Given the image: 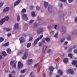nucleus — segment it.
<instances>
[{
  "label": "nucleus",
  "mask_w": 77,
  "mask_h": 77,
  "mask_svg": "<svg viewBox=\"0 0 77 77\" xmlns=\"http://www.w3.org/2000/svg\"><path fill=\"white\" fill-rule=\"evenodd\" d=\"M9 42H8L4 44V46L5 47H6L7 46H8V45H9Z\"/></svg>",
  "instance_id": "obj_24"
},
{
  "label": "nucleus",
  "mask_w": 77,
  "mask_h": 77,
  "mask_svg": "<svg viewBox=\"0 0 77 77\" xmlns=\"http://www.w3.org/2000/svg\"><path fill=\"white\" fill-rule=\"evenodd\" d=\"M7 51L8 54H10V53H11V49L9 48L7 49Z\"/></svg>",
  "instance_id": "obj_17"
},
{
  "label": "nucleus",
  "mask_w": 77,
  "mask_h": 77,
  "mask_svg": "<svg viewBox=\"0 0 77 77\" xmlns=\"http://www.w3.org/2000/svg\"><path fill=\"white\" fill-rule=\"evenodd\" d=\"M39 46H41V43H39Z\"/></svg>",
  "instance_id": "obj_64"
},
{
  "label": "nucleus",
  "mask_w": 77,
  "mask_h": 77,
  "mask_svg": "<svg viewBox=\"0 0 77 77\" xmlns=\"http://www.w3.org/2000/svg\"><path fill=\"white\" fill-rule=\"evenodd\" d=\"M4 41V38L2 37L0 38V42H2Z\"/></svg>",
  "instance_id": "obj_23"
},
{
  "label": "nucleus",
  "mask_w": 77,
  "mask_h": 77,
  "mask_svg": "<svg viewBox=\"0 0 77 77\" xmlns=\"http://www.w3.org/2000/svg\"><path fill=\"white\" fill-rule=\"evenodd\" d=\"M58 73L60 75H62L63 74V72L61 71V70L59 69L58 71Z\"/></svg>",
  "instance_id": "obj_10"
},
{
  "label": "nucleus",
  "mask_w": 77,
  "mask_h": 77,
  "mask_svg": "<svg viewBox=\"0 0 77 77\" xmlns=\"http://www.w3.org/2000/svg\"><path fill=\"white\" fill-rule=\"evenodd\" d=\"M11 35V34H8L7 35V36H10Z\"/></svg>",
  "instance_id": "obj_52"
},
{
  "label": "nucleus",
  "mask_w": 77,
  "mask_h": 77,
  "mask_svg": "<svg viewBox=\"0 0 77 77\" xmlns=\"http://www.w3.org/2000/svg\"><path fill=\"white\" fill-rule=\"evenodd\" d=\"M73 52L74 53H77V50H75L73 51Z\"/></svg>",
  "instance_id": "obj_39"
},
{
  "label": "nucleus",
  "mask_w": 77,
  "mask_h": 77,
  "mask_svg": "<svg viewBox=\"0 0 77 77\" xmlns=\"http://www.w3.org/2000/svg\"><path fill=\"white\" fill-rule=\"evenodd\" d=\"M23 53V51H21L19 52V54H21V53Z\"/></svg>",
  "instance_id": "obj_50"
},
{
  "label": "nucleus",
  "mask_w": 77,
  "mask_h": 77,
  "mask_svg": "<svg viewBox=\"0 0 77 77\" xmlns=\"http://www.w3.org/2000/svg\"><path fill=\"white\" fill-rule=\"evenodd\" d=\"M72 63V65H75V66L77 67V60L74 61Z\"/></svg>",
  "instance_id": "obj_7"
},
{
  "label": "nucleus",
  "mask_w": 77,
  "mask_h": 77,
  "mask_svg": "<svg viewBox=\"0 0 77 77\" xmlns=\"http://www.w3.org/2000/svg\"><path fill=\"white\" fill-rule=\"evenodd\" d=\"M45 41L47 42H48V41H50V38H45Z\"/></svg>",
  "instance_id": "obj_28"
},
{
  "label": "nucleus",
  "mask_w": 77,
  "mask_h": 77,
  "mask_svg": "<svg viewBox=\"0 0 77 77\" xmlns=\"http://www.w3.org/2000/svg\"><path fill=\"white\" fill-rule=\"evenodd\" d=\"M8 20H9V17L8 16L5 17V18L1 20L0 21V24L1 25L3 24L5 22V21H8Z\"/></svg>",
  "instance_id": "obj_1"
},
{
  "label": "nucleus",
  "mask_w": 77,
  "mask_h": 77,
  "mask_svg": "<svg viewBox=\"0 0 77 77\" xmlns=\"http://www.w3.org/2000/svg\"><path fill=\"white\" fill-rule=\"evenodd\" d=\"M68 44V42H66L64 43V45H66V44Z\"/></svg>",
  "instance_id": "obj_48"
},
{
  "label": "nucleus",
  "mask_w": 77,
  "mask_h": 77,
  "mask_svg": "<svg viewBox=\"0 0 77 77\" xmlns=\"http://www.w3.org/2000/svg\"><path fill=\"white\" fill-rule=\"evenodd\" d=\"M76 33V31H74V34H75V33Z\"/></svg>",
  "instance_id": "obj_62"
},
{
  "label": "nucleus",
  "mask_w": 77,
  "mask_h": 77,
  "mask_svg": "<svg viewBox=\"0 0 77 77\" xmlns=\"http://www.w3.org/2000/svg\"><path fill=\"white\" fill-rule=\"evenodd\" d=\"M63 61L64 63H67V62H68V59L67 58H65L63 60Z\"/></svg>",
  "instance_id": "obj_18"
},
{
  "label": "nucleus",
  "mask_w": 77,
  "mask_h": 77,
  "mask_svg": "<svg viewBox=\"0 0 77 77\" xmlns=\"http://www.w3.org/2000/svg\"><path fill=\"white\" fill-rule=\"evenodd\" d=\"M67 48H68V47H65V49L66 50Z\"/></svg>",
  "instance_id": "obj_61"
},
{
  "label": "nucleus",
  "mask_w": 77,
  "mask_h": 77,
  "mask_svg": "<svg viewBox=\"0 0 77 77\" xmlns=\"http://www.w3.org/2000/svg\"><path fill=\"white\" fill-rule=\"evenodd\" d=\"M11 73L12 74H14L15 73V71H13Z\"/></svg>",
  "instance_id": "obj_53"
},
{
  "label": "nucleus",
  "mask_w": 77,
  "mask_h": 77,
  "mask_svg": "<svg viewBox=\"0 0 77 77\" xmlns=\"http://www.w3.org/2000/svg\"><path fill=\"white\" fill-rule=\"evenodd\" d=\"M44 4H45V8H47V6L48 5V2H45Z\"/></svg>",
  "instance_id": "obj_19"
},
{
  "label": "nucleus",
  "mask_w": 77,
  "mask_h": 77,
  "mask_svg": "<svg viewBox=\"0 0 77 77\" xmlns=\"http://www.w3.org/2000/svg\"><path fill=\"white\" fill-rule=\"evenodd\" d=\"M20 1H21V0H18L14 4V6H17V5H18V4H19L20 2Z\"/></svg>",
  "instance_id": "obj_8"
},
{
  "label": "nucleus",
  "mask_w": 77,
  "mask_h": 77,
  "mask_svg": "<svg viewBox=\"0 0 77 77\" xmlns=\"http://www.w3.org/2000/svg\"><path fill=\"white\" fill-rule=\"evenodd\" d=\"M19 40L20 42V43H23V42L25 41V40L24 39V38L22 37H21L20 38Z\"/></svg>",
  "instance_id": "obj_9"
},
{
  "label": "nucleus",
  "mask_w": 77,
  "mask_h": 77,
  "mask_svg": "<svg viewBox=\"0 0 77 77\" xmlns=\"http://www.w3.org/2000/svg\"><path fill=\"white\" fill-rule=\"evenodd\" d=\"M28 34H26V35H24V36L25 37H26V36L28 35Z\"/></svg>",
  "instance_id": "obj_54"
},
{
  "label": "nucleus",
  "mask_w": 77,
  "mask_h": 77,
  "mask_svg": "<svg viewBox=\"0 0 77 77\" xmlns=\"http://www.w3.org/2000/svg\"><path fill=\"white\" fill-rule=\"evenodd\" d=\"M9 77H12V75L11 74H10L9 75Z\"/></svg>",
  "instance_id": "obj_49"
},
{
  "label": "nucleus",
  "mask_w": 77,
  "mask_h": 77,
  "mask_svg": "<svg viewBox=\"0 0 77 77\" xmlns=\"http://www.w3.org/2000/svg\"><path fill=\"white\" fill-rule=\"evenodd\" d=\"M69 3H71L73 1V0H68Z\"/></svg>",
  "instance_id": "obj_46"
},
{
  "label": "nucleus",
  "mask_w": 77,
  "mask_h": 77,
  "mask_svg": "<svg viewBox=\"0 0 77 77\" xmlns=\"http://www.w3.org/2000/svg\"><path fill=\"white\" fill-rule=\"evenodd\" d=\"M68 40H69L70 39V37H69L67 38Z\"/></svg>",
  "instance_id": "obj_60"
},
{
  "label": "nucleus",
  "mask_w": 77,
  "mask_h": 77,
  "mask_svg": "<svg viewBox=\"0 0 77 77\" xmlns=\"http://www.w3.org/2000/svg\"><path fill=\"white\" fill-rule=\"evenodd\" d=\"M31 15L32 17H35V12H32L31 13Z\"/></svg>",
  "instance_id": "obj_25"
},
{
  "label": "nucleus",
  "mask_w": 77,
  "mask_h": 77,
  "mask_svg": "<svg viewBox=\"0 0 77 77\" xmlns=\"http://www.w3.org/2000/svg\"><path fill=\"white\" fill-rule=\"evenodd\" d=\"M51 49L48 50L47 52L48 53H50L51 52Z\"/></svg>",
  "instance_id": "obj_43"
},
{
  "label": "nucleus",
  "mask_w": 77,
  "mask_h": 77,
  "mask_svg": "<svg viewBox=\"0 0 77 77\" xmlns=\"http://www.w3.org/2000/svg\"><path fill=\"white\" fill-rule=\"evenodd\" d=\"M51 26H48V29H51Z\"/></svg>",
  "instance_id": "obj_51"
},
{
  "label": "nucleus",
  "mask_w": 77,
  "mask_h": 77,
  "mask_svg": "<svg viewBox=\"0 0 77 77\" xmlns=\"http://www.w3.org/2000/svg\"><path fill=\"white\" fill-rule=\"evenodd\" d=\"M13 63H14V61H11L10 62L11 65H13Z\"/></svg>",
  "instance_id": "obj_41"
},
{
  "label": "nucleus",
  "mask_w": 77,
  "mask_h": 77,
  "mask_svg": "<svg viewBox=\"0 0 77 77\" xmlns=\"http://www.w3.org/2000/svg\"><path fill=\"white\" fill-rule=\"evenodd\" d=\"M22 17L23 18H25L26 17H27V15H26V14H25L22 16Z\"/></svg>",
  "instance_id": "obj_34"
},
{
  "label": "nucleus",
  "mask_w": 77,
  "mask_h": 77,
  "mask_svg": "<svg viewBox=\"0 0 77 77\" xmlns=\"http://www.w3.org/2000/svg\"><path fill=\"white\" fill-rule=\"evenodd\" d=\"M42 29H40L38 31L37 33H41V32H42Z\"/></svg>",
  "instance_id": "obj_21"
},
{
  "label": "nucleus",
  "mask_w": 77,
  "mask_h": 77,
  "mask_svg": "<svg viewBox=\"0 0 77 77\" xmlns=\"http://www.w3.org/2000/svg\"><path fill=\"white\" fill-rule=\"evenodd\" d=\"M54 69V68L52 66H51L49 68V70L50 71H53Z\"/></svg>",
  "instance_id": "obj_15"
},
{
  "label": "nucleus",
  "mask_w": 77,
  "mask_h": 77,
  "mask_svg": "<svg viewBox=\"0 0 77 77\" xmlns=\"http://www.w3.org/2000/svg\"><path fill=\"white\" fill-rule=\"evenodd\" d=\"M26 12V9H25V8L23 9L22 11V12L24 13H25Z\"/></svg>",
  "instance_id": "obj_29"
},
{
  "label": "nucleus",
  "mask_w": 77,
  "mask_h": 77,
  "mask_svg": "<svg viewBox=\"0 0 77 77\" xmlns=\"http://www.w3.org/2000/svg\"><path fill=\"white\" fill-rule=\"evenodd\" d=\"M2 55L3 56H6L7 55V54L6 53V52L4 51L2 53Z\"/></svg>",
  "instance_id": "obj_14"
},
{
  "label": "nucleus",
  "mask_w": 77,
  "mask_h": 77,
  "mask_svg": "<svg viewBox=\"0 0 77 77\" xmlns=\"http://www.w3.org/2000/svg\"><path fill=\"white\" fill-rule=\"evenodd\" d=\"M65 38L61 39L60 41L61 42H63L65 41Z\"/></svg>",
  "instance_id": "obj_32"
},
{
  "label": "nucleus",
  "mask_w": 77,
  "mask_h": 77,
  "mask_svg": "<svg viewBox=\"0 0 77 77\" xmlns=\"http://www.w3.org/2000/svg\"><path fill=\"white\" fill-rule=\"evenodd\" d=\"M62 31L61 32V33L62 34H63L65 32V27L62 28Z\"/></svg>",
  "instance_id": "obj_16"
},
{
  "label": "nucleus",
  "mask_w": 77,
  "mask_h": 77,
  "mask_svg": "<svg viewBox=\"0 0 77 77\" xmlns=\"http://www.w3.org/2000/svg\"><path fill=\"white\" fill-rule=\"evenodd\" d=\"M2 56L0 55V59H2Z\"/></svg>",
  "instance_id": "obj_63"
},
{
  "label": "nucleus",
  "mask_w": 77,
  "mask_h": 77,
  "mask_svg": "<svg viewBox=\"0 0 77 77\" xmlns=\"http://www.w3.org/2000/svg\"><path fill=\"white\" fill-rule=\"evenodd\" d=\"M67 73H70L71 74H73L74 73V72L71 69H69L67 72Z\"/></svg>",
  "instance_id": "obj_5"
},
{
  "label": "nucleus",
  "mask_w": 77,
  "mask_h": 77,
  "mask_svg": "<svg viewBox=\"0 0 77 77\" xmlns=\"http://www.w3.org/2000/svg\"><path fill=\"white\" fill-rule=\"evenodd\" d=\"M47 48V46H45L43 48V51H45V50H46V48Z\"/></svg>",
  "instance_id": "obj_31"
},
{
  "label": "nucleus",
  "mask_w": 77,
  "mask_h": 77,
  "mask_svg": "<svg viewBox=\"0 0 77 77\" xmlns=\"http://www.w3.org/2000/svg\"><path fill=\"white\" fill-rule=\"evenodd\" d=\"M56 27H57V25H55L54 27V29H56Z\"/></svg>",
  "instance_id": "obj_56"
},
{
  "label": "nucleus",
  "mask_w": 77,
  "mask_h": 77,
  "mask_svg": "<svg viewBox=\"0 0 77 77\" xmlns=\"http://www.w3.org/2000/svg\"><path fill=\"white\" fill-rule=\"evenodd\" d=\"M34 20H31L29 21V23L30 24H32L33 23V22H34Z\"/></svg>",
  "instance_id": "obj_36"
},
{
  "label": "nucleus",
  "mask_w": 77,
  "mask_h": 77,
  "mask_svg": "<svg viewBox=\"0 0 77 77\" xmlns=\"http://www.w3.org/2000/svg\"><path fill=\"white\" fill-rule=\"evenodd\" d=\"M18 27V24L16 23L15 24L14 26V29H17Z\"/></svg>",
  "instance_id": "obj_13"
},
{
  "label": "nucleus",
  "mask_w": 77,
  "mask_h": 77,
  "mask_svg": "<svg viewBox=\"0 0 77 77\" xmlns=\"http://www.w3.org/2000/svg\"><path fill=\"white\" fill-rule=\"evenodd\" d=\"M3 2H1L0 4V7H2L3 5Z\"/></svg>",
  "instance_id": "obj_33"
},
{
  "label": "nucleus",
  "mask_w": 77,
  "mask_h": 77,
  "mask_svg": "<svg viewBox=\"0 0 77 77\" xmlns=\"http://www.w3.org/2000/svg\"><path fill=\"white\" fill-rule=\"evenodd\" d=\"M17 21H20V16H18L17 17Z\"/></svg>",
  "instance_id": "obj_40"
},
{
  "label": "nucleus",
  "mask_w": 77,
  "mask_h": 77,
  "mask_svg": "<svg viewBox=\"0 0 77 77\" xmlns=\"http://www.w3.org/2000/svg\"><path fill=\"white\" fill-rule=\"evenodd\" d=\"M68 56L71 58H72V55L71 54H69L68 55Z\"/></svg>",
  "instance_id": "obj_26"
},
{
  "label": "nucleus",
  "mask_w": 77,
  "mask_h": 77,
  "mask_svg": "<svg viewBox=\"0 0 77 77\" xmlns=\"http://www.w3.org/2000/svg\"><path fill=\"white\" fill-rule=\"evenodd\" d=\"M23 66V64H21V62L19 61L18 63V69H20V68H22Z\"/></svg>",
  "instance_id": "obj_4"
},
{
  "label": "nucleus",
  "mask_w": 77,
  "mask_h": 77,
  "mask_svg": "<svg viewBox=\"0 0 77 77\" xmlns=\"http://www.w3.org/2000/svg\"><path fill=\"white\" fill-rule=\"evenodd\" d=\"M60 8H62V5L60 4Z\"/></svg>",
  "instance_id": "obj_58"
},
{
  "label": "nucleus",
  "mask_w": 77,
  "mask_h": 77,
  "mask_svg": "<svg viewBox=\"0 0 77 77\" xmlns=\"http://www.w3.org/2000/svg\"><path fill=\"white\" fill-rule=\"evenodd\" d=\"M61 2H65L66 0H60Z\"/></svg>",
  "instance_id": "obj_47"
},
{
  "label": "nucleus",
  "mask_w": 77,
  "mask_h": 77,
  "mask_svg": "<svg viewBox=\"0 0 77 77\" xmlns=\"http://www.w3.org/2000/svg\"><path fill=\"white\" fill-rule=\"evenodd\" d=\"M28 55V51H26L25 52V53H24V55L22 57V59L23 60H25L27 58V55Z\"/></svg>",
  "instance_id": "obj_3"
},
{
  "label": "nucleus",
  "mask_w": 77,
  "mask_h": 77,
  "mask_svg": "<svg viewBox=\"0 0 77 77\" xmlns=\"http://www.w3.org/2000/svg\"><path fill=\"white\" fill-rule=\"evenodd\" d=\"M36 10H39L40 8H39V7L38 6H37L36 7Z\"/></svg>",
  "instance_id": "obj_42"
},
{
  "label": "nucleus",
  "mask_w": 77,
  "mask_h": 77,
  "mask_svg": "<svg viewBox=\"0 0 77 77\" xmlns=\"http://www.w3.org/2000/svg\"><path fill=\"white\" fill-rule=\"evenodd\" d=\"M4 29L5 30V31H6V32H9V31H10V30H12V29H11V28L8 29L5 28H4Z\"/></svg>",
  "instance_id": "obj_12"
},
{
  "label": "nucleus",
  "mask_w": 77,
  "mask_h": 77,
  "mask_svg": "<svg viewBox=\"0 0 77 77\" xmlns=\"http://www.w3.org/2000/svg\"><path fill=\"white\" fill-rule=\"evenodd\" d=\"M42 37H43V35H41L39 38L36 39L34 41V45H33V46H35V45H36L37 44V42L39 41V40H40V39H41Z\"/></svg>",
  "instance_id": "obj_2"
},
{
  "label": "nucleus",
  "mask_w": 77,
  "mask_h": 77,
  "mask_svg": "<svg viewBox=\"0 0 77 77\" xmlns=\"http://www.w3.org/2000/svg\"><path fill=\"white\" fill-rule=\"evenodd\" d=\"M38 66V63H37L35 64V66H34V68H36V67H37V66Z\"/></svg>",
  "instance_id": "obj_35"
},
{
  "label": "nucleus",
  "mask_w": 77,
  "mask_h": 77,
  "mask_svg": "<svg viewBox=\"0 0 77 77\" xmlns=\"http://www.w3.org/2000/svg\"><path fill=\"white\" fill-rule=\"evenodd\" d=\"M33 6H30V9H33Z\"/></svg>",
  "instance_id": "obj_45"
},
{
  "label": "nucleus",
  "mask_w": 77,
  "mask_h": 77,
  "mask_svg": "<svg viewBox=\"0 0 77 77\" xmlns=\"http://www.w3.org/2000/svg\"><path fill=\"white\" fill-rule=\"evenodd\" d=\"M10 8L9 7H7L5 8L3 10V12H7V11H8L9 10Z\"/></svg>",
  "instance_id": "obj_6"
},
{
  "label": "nucleus",
  "mask_w": 77,
  "mask_h": 77,
  "mask_svg": "<svg viewBox=\"0 0 77 77\" xmlns=\"http://www.w3.org/2000/svg\"><path fill=\"white\" fill-rule=\"evenodd\" d=\"M56 77H60V76L59 75H57L56 76Z\"/></svg>",
  "instance_id": "obj_59"
},
{
  "label": "nucleus",
  "mask_w": 77,
  "mask_h": 77,
  "mask_svg": "<svg viewBox=\"0 0 77 77\" xmlns=\"http://www.w3.org/2000/svg\"><path fill=\"white\" fill-rule=\"evenodd\" d=\"M57 35H58V32H57L55 34V35L54 36V37H55L56 38H57Z\"/></svg>",
  "instance_id": "obj_30"
},
{
  "label": "nucleus",
  "mask_w": 77,
  "mask_h": 77,
  "mask_svg": "<svg viewBox=\"0 0 77 77\" xmlns=\"http://www.w3.org/2000/svg\"><path fill=\"white\" fill-rule=\"evenodd\" d=\"M72 51V48H71L69 49L68 51V52H71V51Z\"/></svg>",
  "instance_id": "obj_37"
},
{
  "label": "nucleus",
  "mask_w": 77,
  "mask_h": 77,
  "mask_svg": "<svg viewBox=\"0 0 77 77\" xmlns=\"http://www.w3.org/2000/svg\"><path fill=\"white\" fill-rule=\"evenodd\" d=\"M13 67H14V68H15L16 67V64L15 63H14L13 66Z\"/></svg>",
  "instance_id": "obj_44"
},
{
  "label": "nucleus",
  "mask_w": 77,
  "mask_h": 77,
  "mask_svg": "<svg viewBox=\"0 0 77 77\" xmlns=\"http://www.w3.org/2000/svg\"><path fill=\"white\" fill-rule=\"evenodd\" d=\"M75 21H77V17L75 18Z\"/></svg>",
  "instance_id": "obj_57"
},
{
  "label": "nucleus",
  "mask_w": 77,
  "mask_h": 77,
  "mask_svg": "<svg viewBox=\"0 0 77 77\" xmlns=\"http://www.w3.org/2000/svg\"><path fill=\"white\" fill-rule=\"evenodd\" d=\"M32 39H33V37H31V38H29V41H31L32 40Z\"/></svg>",
  "instance_id": "obj_38"
},
{
  "label": "nucleus",
  "mask_w": 77,
  "mask_h": 77,
  "mask_svg": "<svg viewBox=\"0 0 77 77\" xmlns=\"http://www.w3.org/2000/svg\"><path fill=\"white\" fill-rule=\"evenodd\" d=\"M32 60H28V64L29 65H31L32 63Z\"/></svg>",
  "instance_id": "obj_11"
},
{
  "label": "nucleus",
  "mask_w": 77,
  "mask_h": 77,
  "mask_svg": "<svg viewBox=\"0 0 77 77\" xmlns=\"http://www.w3.org/2000/svg\"><path fill=\"white\" fill-rule=\"evenodd\" d=\"M26 69H24V70H22L21 71V72L22 73H24V72H26Z\"/></svg>",
  "instance_id": "obj_27"
},
{
  "label": "nucleus",
  "mask_w": 77,
  "mask_h": 77,
  "mask_svg": "<svg viewBox=\"0 0 77 77\" xmlns=\"http://www.w3.org/2000/svg\"><path fill=\"white\" fill-rule=\"evenodd\" d=\"M32 73H33V72H31L30 73V76H31V75H32Z\"/></svg>",
  "instance_id": "obj_55"
},
{
  "label": "nucleus",
  "mask_w": 77,
  "mask_h": 77,
  "mask_svg": "<svg viewBox=\"0 0 77 77\" xmlns=\"http://www.w3.org/2000/svg\"><path fill=\"white\" fill-rule=\"evenodd\" d=\"M30 46H31V43H29L27 44V48H29Z\"/></svg>",
  "instance_id": "obj_22"
},
{
  "label": "nucleus",
  "mask_w": 77,
  "mask_h": 77,
  "mask_svg": "<svg viewBox=\"0 0 77 77\" xmlns=\"http://www.w3.org/2000/svg\"><path fill=\"white\" fill-rule=\"evenodd\" d=\"M52 7L51 6H50L48 7V11L49 12H51V11Z\"/></svg>",
  "instance_id": "obj_20"
}]
</instances>
